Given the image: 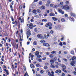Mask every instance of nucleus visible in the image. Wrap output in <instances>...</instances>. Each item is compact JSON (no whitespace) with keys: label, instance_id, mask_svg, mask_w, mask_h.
<instances>
[{"label":"nucleus","instance_id":"1","mask_svg":"<svg viewBox=\"0 0 76 76\" xmlns=\"http://www.w3.org/2000/svg\"><path fill=\"white\" fill-rule=\"evenodd\" d=\"M61 7L62 9H64V10H69L70 9L69 7L67 5H65L64 6H62Z\"/></svg>","mask_w":76,"mask_h":76},{"label":"nucleus","instance_id":"2","mask_svg":"<svg viewBox=\"0 0 76 76\" xmlns=\"http://www.w3.org/2000/svg\"><path fill=\"white\" fill-rule=\"evenodd\" d=\"M61 66L63 68V69H62V70L63 71V72H65V73H67V71L65 69H66V66L63 64L61 65Z\"/></svg>","mask_w":76,"mask_h":76},{"label":"nucleus","instance_id":"3","mask_svg":"<svg viewBox=\"0 0 76 76\" xmlns=\"http://www.w3.org/2000/svg\"><path fill=\"white\" fill-rule=\"evenodd\" d=\"M58 12H59V13H61L62 15H64V11H63L61 9H58Z\"/></svg>","mask_w":76,"mask_h":76},{"label":"nucleus","instance_id":"4","mask_svg":"<svg viewBox=\"0 0 76 76\" xmlns=\"http://www.w3.org/2000/svg\"><path fill=\"white\" fill-rule=\"evenodd\" d=\"M37 37L38 38H40L41 39H43V37L42 35L41 34H39L37 35Z\"/></svg>","mask_w":76,"mask_h":76},{"label":"nucleus","instance_id":"5","mask_svg":"<svg viewBox=\"0 0 76 76\" xmlns=\"http://www.w3.org/2000/svg\"><path fill=\"white\" fill-rule=\"evenodd\" d=\"M29 29H28L27 30V34L30 36L31 35V31Z\"/></svg>","mask_w":76,"mask_h":76},{"label":"nucleus","instance_id":"6","mask_svg":"<svg viewBox=\"0 0 76 76\" xmlns=\"http://www.w3.org/2000/svg\"><path fill=\"white\" fill-rule=\"evenodd\" d=\"M19 20H20V22L21 23L23 22L24 20L23 19V17H20L19 18Z\"/></svg>","mask_w":76,"mask_h":76},{"label":"nucleus","instance_id":"7","mask_svg":"<svg viewBox=\"0 0 76 76\" xmlns=\"http://www.w3.org/2000/svg\"><path fill=\"white\" fill-rule=\"evenodd\" d=\"M43 46H45V47H50V45L47 43H43Z\"/></svg>","mask_w":76,"mask_h":76},{"label":"nucleus","instance_id":"8","mask_svg":"<svg viewBox=\"0 0 76 76\" xmlns=\"http://www.w3.org/2000/svg\"><path fill=\"white\" fill-rule=\"evenodd\" d=\"M70 64L71 66H75V62H74L73 61H72V62L70 63Z\"/></svg>","mask_w":76,"mask_h":76},{"label":"nucleus","instance_id":"9","mask_svg":"<svg viewBox=\"0 0 76 76\" xmlns=\"http://www.w3.org/2000/svg\"><path fill=\"white\" fill-rule=\"evenodd\" d=\"M56 73H61V71L60 69H58V70H57L55 72Z\"/></svg>","mask_w":76,"mask_h":76},{"label":"nucleus","instance_id":"10","mask_svg":"<svg viewBox=\"0 0 76 76\" xmlns=\"http://www.w3.org/2000/svg\"><path fill=\"white\" fill-rule=\"evenodd\" d=\"M29 28L30 29H32L33 28V24L32 23H30L29 25Z\"/></svg>","mask_w":76,"mask_h":76},{"label":"nucleus","instance_id":"11","mask_svg":"<svg viewBox=\"0 0 76 76\" xmlns=\"http://www.w3.org/2000/svg\"><path fill=\"white\" fill-rule=\"evenodd\" d=\"M52 19H53V20L54 21H57V20H58V18L56 17H52Z\"/></svg>","mask_w":76,"mask_h":76},{"label":"nucleus","instance_id":"12","mask_svg":"<svg viewBox=\"0 0 76 76\" xmlns=\"http://www.w3.org/2000/svg\"><path fill=\"white\" fill-rule=\"evenodd\" d=\"M4 72H5L7 75H9V73L8 72V70H7L6 69H4Z\"/></svg>","mask_w":76,"mask_h":76},{"label":"nucleus","instance_id":"13","mask_svg":"<svg viewBox=\"0 0 76 76\" xmlns=\"http://www.w3.org/2000/svg\"><path fill=\"white\" fill-rule=\"evenodd\" d=\"M4 72H5L7 75H9V73L8 72V70H7L6 69H4Z\"/></svg>","mask_w":76,"mask_h":76},{"label":"nucleus","instance_id":"14","mask_svg":"<svg viewBox=\"0 0 76 76\" xmlns=\"http://www.w3.org/2000/svg\"><path fill=\"white\" fill-rule=\"evenodd\" d=\"M49 15L50 16H55V14L53 12H51L50 13Z\"/></svg>","mask_w":76,"mask_h":76},{"label":"nucleus","instance_id":"15","mask_svg":"<svg viewBox=\"0 0 76 76\" xmlns=\"http://www.w3.org/2000/svg\"><path fill=\"white\" fill-rule=\"evenodd\" d=\"M32 12L33 13L35 14V15H37V10H33Z\"/></svg>","mask_w":76,"mask_h":76},{"label":"nucleus","instance_id":"16","mask_svg":"<svg viewBox=\"0 0 76 76\" xmlns=\"http://www.w3.org/2000/svg\"><path fill=\"white\" fill-rule=\"evenodd\" d=\"M69 19L71 20V21H75V20L73 18H71V17H69Z\"/></svg>","mask_w":76,"mask_h":76},{"label":"nucleus","instance_id":"17","mask_svg":"<svg viewBox=\"0 0 76 76\" xmlns=\"http://www.w3.org/2000/svg\"><path fill=\"white\" fill-rule=\"evenodd\" d=\"M30 67L32 69H34V68H35V66H34V65L33 64H30Z\"/></svg>","mask_w":76,"mask_h":76},{"label":"nucleus","instance_id":"18","mask_svg":"<svg viewBox=\"0 0 76 76\" xmlns=\"http://www.w3.org/2000/svg\"><path fill=\"white\" fill-rule=\"evenodd\" d=\"M51 53L53 54H56L57 51H53L51 52Z\"/></svg>","mask_w":76,"mask_h":76},{"label":"nucleus","instance_id":"19","mask_svg":"<svg viewBox=\"0 0 76 76\" xmlns=\"http://www.w3.org/2000/svg\"><path fill=\"white\" fill-rule=\"evenodd\" d=\"M34 31L36 32H39V31H38V28H35L34 29Z\"/></svg>","mask_w":76,"mask_h":76},{"label":"nucleus","instance_id":"20","mask_svg":"<svg viewBox=\"0 0 76 76\" xmlns=\"http://www.w3.org/2000/svg\"><path fill=\"white\" fill-rule=\"evenodd\" d=\"M50 67L51 68H55V66L52 64V63L50 64Z\"/></svg>","mask_w":76,"mask_h":76},{"label":"nucleus","instance_id":"21","mask_svg":"<svg viewBox=\"0 0 76 76\" xmlns=\"http://www.w3.org/2000/svg\"><path fill=\"white\" fill-rule=\"evenodd\" d=\"M38 4H39V5H42V1H39L38 3Z\"/></svg>","mask_w":76,"mask_h":76},{"label":"nucleus","instance_id":"22","mask_svg":"<svg viewBox=\"0 0 76 76\" xmlns=\"http://www.w3.org/2000/svg\"><path fill=\"white\" fill-rule=\"evenodd\" d=\"M71 15L72 16H73L74 17L76 16V15L74 13H71Z\"/></svg>","mask_w":76,"mask_h":76},{"label":"nucleus","instance_id":"23","mask_svg":"<svg viewBox=\"0 0 76 76\" xmlns=\"http://www.w3.org/2000/svg\"><path fill=\"white\" fill-rule=\"evenodd\" d=\"M37 42L36 41H34L33 42V45H37Z\"/></svg>","mask_w":76,"mask_h":76},{"label":"nucleus","instance_id":"24","mask_svg":"<svg viewBox=\"0 0 76 76\" xmlns=\"http://www.w3.org/2000/svg\"><path fill=\"white\" fill-rule=\"evenodd\" d=\"M37 60L39 62H42V59L41 58H38L37 59Z\"/></svg>","mask_w":76,"mask_h":76},{"label":"nucleus","instance_id":"25","mask_svg":"<svg viewBox=\"0 0 76 76\" xmlns=\"http://www.w3.org/2000/svg\"><path fill=\"white\" fill-rule=\"evenodd\" d=\"M35 55L36 56H38V55H39V52L38 51H36L35 53Z\"/></svg>","mask_w":76,"mask_h":76},{"label":"nucleus","instance_id":"26","mask_svg":"<svg viewBox=\"0 0 76 76\" xmlns=\"http://www.w3.org/2000/svg\"><path fill=\"white\" fill-rule=\"evenodd\" d=\"M55 64H57V65H58L59 66L60 65V64L57 62H55Z\"/></svg>","mask_w":76,"mask_h":76},{"label":"nucleus","instance_id":"27","mask_svg":"<svg viewBox=\"0 0 76 76\" xmlns=\"http://www.w3.org/2000/svg\"><path fill=\"white\" fill-rule=\"evenodd\" d=\"M36 66L37 67H38L40 66V64H36Z\"/></svg>","mask_w":76,"mask_h":76},{"label":"nucleus","instance_id":"28","mask_svg":"<svg viewBox=\"0 0 76 76\" xmlns=\"http://www.w3.org/2000/svg\"><path fill=\"white\" fill-rule=\"evenodd\" d=\"M72 60H76V57L75 56H73L72 58Z\"/></svg>","mask_w":76,"mask_h":76},{"label":"nucleus","instance_id":"29","mask_svg":"<svg viewBox=\"0 0 76 76\" xmlns=\"http://www.w3.org/2000/svg\"><path fill=\"white\" fill-rule=\"evenodd\" d=\"M48 24H49V26H53V24H52V23H49Z\"/></svg>","mask_w":76,"mask_h":76},{"label":"nucleus","instance_id":"30","mask_svg":"<svg viewBox=\"0 0 76 76\" xmlns=\"http://www.w3.org/2000/svg\"><path fill=\"white\" fill-rule=\"evenodd\" d=\"M47 20L45 19H43L42 20V22H47Z\"/></svg>","mask_w":76,"mask_h":76},{"label":"nucleus","instance_id":"31","mask_svg":"<svg viewBox=\"0 0 76 76\" xmlns=\"http://www.w3.org/2000/svg\"><path fill=\"white\" fill-rule=\"evenodd\" d=\"M54 55L53 54H50L49 55V57H50V58H53V57Z\"/></svg>","mask_w":76,"mask_h":76},{"label":"nucleus","instance_id":"32","mask_svg":"<svg viewBox=\"0 0 76 76\" xmlns=\"http://www.w3.org/2000/svg\"><path fill=\"white\" fill-rule=\"evenodd\" d=\"M40 42H41V43H44V42H45V40H42L40 41Z\"/></svg>","mask_w":76,"mask_h":76},{"label":"nucleus","instance_id":"33","mask_svg":"<svg viewBox=\"0 0 76 76\" xmlns=\"http://www.w3.org/2000/svg\"><path fill=\"white\" fill-rule=\"evenodd\" d=\"M37 13H40L41 12V10L39 9H37L36 10Z\"/></svg>","mask_w":76,"mask_h":76},{"label":"nucleus","instance_id":"34","mask_svg":"<svg viewBox=\"0 0 76 76\" xmlns=\"http://www.w3.org/2000/svg\"><path fill=\"white\" fill-rule=\"evenodd\" d=\"M50 63H54V61L53 60H50Z\"/></svg>","mask_w":76,"mask_h":76},{"label":"nucleus","instance_id":"35","mask_svg":"<svg viewBox=\"0 0 76 76\" xmlns=\"http://www.w3.org/2000/svg\"><path fill=\"white\" fill-rule=\"evenodd\" d=\"M22 6H23L22 5H20L19 7V9H22Z\"/></svg>","mask_w":76,"mask_h":76},{"label":"nucleus","instance_id":"36","mask_svg":"<svg viewBox=\"0 0 76 76\" xmlns=\"http://www.w3.org/2000/svg\"><path fill=\"white\" fill-rule=\"evenodd\" d=\"M59 45H60V46H63V43H62V42H60L59 44Z\"/></svg>","mask_w":76,"mask_h":76},{"label":"nucleus","instance_id":"37","mask_svg":"<svg viewBox=\"0 0 76 76\" xmlns=\"http://www.w3.org/2000/svg\"><path fill=\"white\" fill-rule=\"evenodd\" d=\"M61 28V26H58L57 27V29L58 30H60V29Z\"/></svg>","mask_w":76,"mask_h":76},{"label":"nucleus","instance_id":"38","mask_svg":"<svg viewBox=\"0 0 76 76\" xmlns=\"http://www.w3.org/2000/svg\"><path fill=\"white\" fill-rule=\"evenodd\" d=\"M61 20L62 22H64L65 21V20L64 18H62L61 19Z\"/></svg>","mask_w":76,"mask_h":76},{"label":"nucleus","instance_id":"39","mask_svg":"<svg viewBox=\"0 0 76 76\" xmlns=\"http://www.w3.org/2000/svg\"><path fill=\"white\" fill-rule=\"evenodd\" d=\"M1 40H2V41H4V42H6V39H5L4 38L2 39Z\"/></svg>","mask_w":76,"mask_h":76},{"label":"nucleus","instance_id":"40","mask_svg":"<svg viewBox=\"0 0 76 76\" xmlns=\"http://www.w3.org/2000/svg\"><path fill=\"white\" fill-rule=\"evenodd\" d=\"M50 33H51V34H53L54 33V31L53 30H51L50 31Z\"/></svg>","mask_w":76,"mask_h":76},{"label":"nucleus","instance_id":"41","mask_svg":"<svg viewBox=\"0 0 76 76\" xmlns=\"http://www.w3.org/2000/svg\"><path fill=\"white\" fill-rule=\"evenodd\" d=\"M48 26H49V24L48 23H46L45 25L46 27H48Z\"/></svg>","mask_w":76,"mask_h":76},{"label":"nucleus","instance_id":"42","mask_svg":"<svg viewBox=\"0 0 76 76\" xmlns=\"http://www.w3.org/2000/svg\"><path fill=\"white\" fill-rule=\"evenodd\" d=\"M63 60H64L65 61H67V59H65V58H64L63 59Z\"/></svg>","mask_w":76,"mask_h":76},{"label":"nucleus","instance_id":"43","mask_svg":"<svg viewBox=\"0 0 76 76\" xmlns=\"http://www.w3.org/2000/svg\"><path fill=\"white\" fill-rule=\"evenodd\" d=\"M42 8L43 9H45V6H42Z\"/></svg>","mask_w":76,"mask_h":76},{"label":"nucleus","instance_id":"44","mask_svg":"<svg viewBox=\"0 0 76 76\" xmlns=\"http://www.w3.org/2000/svg\"><path fill=\"white\" fill-rule=\"evenodd\" d=\"M45 65L46 66H48L49 65V64L48 62H46L45 63Z\"/></svg>","mask_w":76,"mask_h":76},{"label":"nucleus","instance_id":"45","mask_svg":"<svg viewBox=\"0 0 76 76\" xmlns=\"http://www.w3.org/2000/svg\"><path fill=\"white\" fill-rule=\"evenodd\" d=\"M55 61H56V60H57V57H55L54 58Z\"/></svg>","mask_w":76,"mask_h":76},{"label":"nucleus","instance_id":"46","mask_svg":"<svg viewBox=\"0 0 76 76\" xmlns=\"http://www.w3.org/2000/svg\"><path fill=\"white\" fill-rule=\"evenodd\" d=\"M71 54H74V51H71Z\"/></svg>","mask_w":76,"mask_h":76},{"label":"nucleus","instance_id":"47","mask_svg":"<svg viewBox=\"0 0 76 76\" xmlns=\"http://www.w3.org/2000/svg\"><path fill=\"white\" fill-rule=\"evenodd\" d=\"M11 18L12 19V21H14V19H13V17H11Z\"/></svg>","mask_w":76,"mask_h":76},{"label":"nucleus","instance_id":"48","mask_svg":"<svg viewBox=\"0 0 76 76\" xmlns=\"http://www.w3.org/2000/svg\"><path fill=\"white\" fill-rule=\"evenodd\" d=\"M57 5H55L54 6L53 8H54V9H56V8H57Z\"/></svg>","mask_w":76,"mask_h":76},{"label":"nucleus","instance_id":"49","mask_svg":"<svg viewBox=\"0 0 76 76\" xmlns=\"http://www.w3.org/2000/svg\"><path fill=\"white\" fill-rule=\"evenodd\" d=\"M58 62H61V60H60V59L58 58Z\"/></svg>","mask_w":76,"mask_h":76},{"label":"nucleus","instance_id":"50","mask_svg":"<svg viewBox=\"0 0 76 76\" xmlns=\"http://www.w3.org/2000/svg\"><path fill=\"white\" fill-rule=\"evenodd\" d=\"M53 6H54V4H50V7H53Z\"/></svg>","mask_w":76,"mask_h":76},{"label":"nucleus","instance_id":"51","mask_svg":"<svg viewBox=\"0 0 76 76\" xmlns=\"http://www.w3.org/2000/svg\"><path fill=\"white\" fill-rule=\"evenodd\" d=\"M42 60H46V57L43 58H42Z\"/></svg>","mask_w":76,"mask_h":76},{"label":"nucleus","instance_id":"52","mask_svg":"<svg viewBox=\"0 0 76 76\" xmlns=\"http://www.w3.org/2000/svg\"><path fill=\"white\" fill-rule=\"evenodd\" d=\"M37 57L38 58H41V55H38V56H37Z\"/></svg>","mask_w":76,"mask_h":76},{"label":"nucleus","instance_id":"53","mask_svg":"<svg viewBox=\"0 0 76 76\" xmlns=\"http://www.w3.org/2000/svg\"><path fill=\"white\" fill-rule=\"evenodd\" d=\"M48 68V67L47 66H44V69H47V68Z\"/></svg>","mask_w":76,"mask_h":76},{"label":"nucleus","instance_id":"54","mask_svg":"<svg viewBox=\"0 0 76 76\" xmlns=\"http://www.w3.org/2000/svg\"><path fill=\"white\" fill-rule=\"evenodd\" d=\"M60 4L61 5H63V4L64 3H63V2H60Z\"/></svg>","mask_w":76,"mask_h":76},{"label":"nucleus","instance_id":"55","mask_svg":"<svg viewBox=\"0 0 76 76\" xmlns=\"http://www.w3.org/2000/svg\"><path fill=\"white\" fill-rule=\"evenodd\" d=\"M44 37L45 38H46V39L48 38V37H47L46 36V35H44Z\"/></svg>","mask_w":76,"mask_h":76},{"label":"nucleus","instance_id":"56","mask_svg":"<svg viewBox=\"0 0 76 76\" xmlns=\"http://www.w3.org/2000/svg\"><path fill=\"white\" fill-rule=\"evenodd\" d=\"M34 17H35V18H39V16H38V15H37L35 16Z\"/></svg>","mask_w":76,"mask_h":76},{"label":"nucleus","instance_id":"57","mask_svg":"<svg viewBox=\"0 0 76 76\" xmlns=\"http://www.w3.org/2000/svg\"><path fill=\"white\" fill-rule=\"evenodd\" d=\"M69 1H66V4H69Z\"/></svg>","mask_w":76,"mask_h":76},{"label":"nucleus","instance_id":"58","mask_svg":"<svg viewBox=\"0 0 76 76\" xmlns=\"http://www.w3.org/2000/svg\"><path fill=\"white\" fill-rule=\"evenodd\" d=\"M47 2L48 4H50V3H51V2H50V1L49 0Z\"/></svg>","mask_w":76,"mask_h":76},{"label":"nucleus","instance_id":"59","mask_svg":"<svg viewBox=\"0 0 76 76\" xmlns=\"http://www.w3.org/2000/svg\"><path fill=\"white\" fill-rule=\"evenodd\" d=\"M49 29H52L51 26H49Z\"/></svg>","mask_w":76,"mask_h":76},{"label":"nucleus","instance_id":"60","mask_svg":"<svg viewBox=\"0 0 76 76\" xmlns=\"http://www.w3.org/2000/svg\"><path fill=\"white\" fill-rule=\"evenodd\" d=\"M43 72H44V71H43V70H41L40 71V73H42V74L43 73Z\"/></svg>","mask_w":76,"mask_h":76},{"label":"nucleus","instance_id":"61","mask_svg":"<svg viewBox=\"0 0 76 76\" xmlns=\"http://www.w3.org/2000/svg\"><path fill=\"white\" fill-rule=\"evenodd\" d=\"M16 46L17 47L16 49H18V44H17Z\"/></svg>","mask_w":76,"mask_h":76},{"label":"nucleus","instance_id":"62","mask_svg":"<svg viewBox=\"0 0 76 76\" xmlns=\"http://www.w3.org/2000/svg\"><path fill=\"white\" fill-rule=\"evenodd\" d=\"M48 75H49V76H50V75L51 74L50 72H48Z\"/></svg>","mask_w":76,"mask_h":76},{"label":"nucleus","instance_id":"63","mask_svg":"<svg viewBox=\"0 0 76 76\" xmlns=\"http://www.w3.org/2000/svg\"><path fill=\"white\" fill-rule=\"evenodd\" d=\"M65 75L64 74V73H62V76H64Z\"/></svg>","mask_w":76,"mask_h":76},{"label":"nucleus","instance_id":"64","mask_svg":"<svg viewBox=\"0 0 76 76\" xmlns=\"http://www.w3.org/2000/svg\"><path fill=\"white\" fill-rule=\"evenodd\" d=\"M46 55H49V54H50V53L48 52V53H46Z\"/></svg>","mask_w":76,"mask_h":76}]
</instances>
